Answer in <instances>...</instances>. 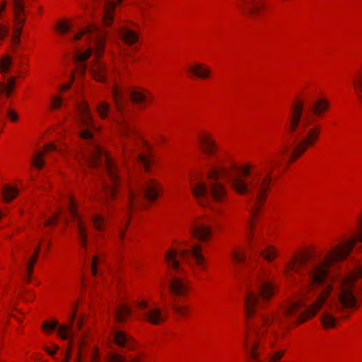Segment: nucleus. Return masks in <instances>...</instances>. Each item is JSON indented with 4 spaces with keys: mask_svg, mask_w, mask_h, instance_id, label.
I'll return each mask as SVG.
<instances>
[{
    "mask_svg": "<svg viewBox=\"0 0 362 362\" xmlns=\"http://www.w3.org/2000/svg\"><path fill=\"white\" fill-rule=\"evenodd\" d=\"M357 237L344 241L327 255L295 257L286 266V273H297L305 289L318 293L316 301L301 310L299 302H291L284 317L292 323H302L320 310L333 292L337 296V310L354 311L362 303V215L358 223Z\"/></svg>",
    "mask_w": 362,
    "mask_h": 362,
    "instance_id": "1",
    "label": "nucleus"
},
{
    "mask_svg": "<svg viewBox=\"0 0 362 362\" xmlns=\"http://www.w3.org/2000/svg\"><path fill=\"white\" fill-rule=\"evenodd\" d=\"M240 171L244 175L249 176L251 173L250 166L239 168L235 164H231L228 167L218 165L213 168L208 174L207 184L198 182L192 187V193L198 203L202 206H209L212 200L217 203L221 202L227 196L226 189L220 181L221 178L224 177L236 192L240 194L248 193L252 195L251 200L254 203L250 213L253 218L266 200L267 192L272 180L271 173L268 172L263 176L262 170L257 169L256 173L250 180L246 182L238 175ZM249 226L252 229V219L250 221Z\"/></svg>",
    "mask_w": 362,
    "mask_h": 362,
    "instance_id": "2",
    "label": "nucleus"
},
{
    "mask_svg": "<svg viewBox=\"0 0 362 362\" xmlns=\"http://www.w3.org/2000/svg\"><path fill=\"white\" fill-rule=\"evenodd\" d=\"M78 123L81 131V137L90 141V146L82 153V159L89 167L97 168L100 172L105 173L109 180H103L102 182V200L107 206L110 201L114 199L116 189L119 184V175L117 166L115 161L93 140L92 130L94 129L93 120L90 112L88 105L83 102L78 106Z\"/></svg>",
    "mask_w": 362,
    "mask_h": 362,
    "instance_id": "3",
    "label": "nucleus"
},
{
    "mask_svg": "<svg viewBox=\"0 0 362 362\" xmlns=\"http://www.w3.org/2000/svg\"><path fill=\"white\" fill-rule=\"evenodd\" d=\"M258 293L249 291L245 299V312L247 318L257 315L256 320L247 322L248 329L256 337L261 334L259 327L269 325L274 322L281 324V317H276L272 315H265L258 313L257 310L262 307V301L269 300L274 295L275 286L269 276L265 274H258L255 279Z\"/></svg>",
    "mask_w": 362,
    "mask_h": 362,
    "instance_id": "4",
    "label": "nucleus"
},
{
    "mask_svg": "<svg viewBox=\"0 0 362 362\" xmlns=\"http://www.w3.org/2000/svg\"><path fill=\"white\" fill-rule=\"evenodd\" d=\"M303 108L302 101H298L291 107L288 128L293 139L294 148L290 153V162L296 160L309 146L313 145L320 134L319 125L310 129L305 134L307 127L313 124L314 119L310 115L303 117Z\"/></svg>",
    "mask_w": 362,
    "mask_h": 362,
    "instance_id": "5",
    "label": "nucleus"
},
{
    "mask_svg": "<svg viewBox=\"0 0 362 362\" xmlns=\"http://www.w3.org/2000/svg\"><path fill=\"white\" fill-rule=\"evenodd\" d=\"M178 255L185 262L190 264L189 257H192L197 264L203 266L204 257L202 255V247L199 245H194L191 249H185L180 252L175 250H169L166 252L165 260L169 269L172 270L170 274V289L172 293L177 297H182L187 295L190 291L189 282L184 279L177 276L175 274L184 272L183 268L178 260Z\"/></svg>",
    "mask_w": 362,
    "mask_h": 362,
    "instance_id": "6",
    "label": "nucleus"
},
{
    "mask_svg": "<svg viewBox=\"0 0 362 362\" xmlns=\"http://www.w3.org/2000/svg\"><path fill=\"white\" fill-rule=\"evenodd\" d=\"M160 194V185L154 179H146L138 184L135 189L129 188L126 209L128 214L142 206L144 199L155 201Z\"/></svg>",
    "mask_w": 362,
    "mask_h": 362,
    "instance_id": "7",
    "label": "nucleus"
},
{
    "mask_svg": "<svg viewBox=\"0 0 362 362\" xmlns=\"http://www.w3.org/2000/svg\"><path fill=\"white\" fill-rule=\"evenodd\" d=\"M106 33L94 25H89L80 30L74 37V40H78L85 38L93 42L95 55L99 57L104 50Z\"/></svg>",
    "mask_w": 362,
    "mask_h": 362,
    "instance_id": "8",
    "label": "nucleus"
},
{
    "mask_svg": "<svg viewBox=\"0 0 362 362\" xmlns=\"http://www.w3.org/2000/svg\"><path fill=\"white\" fill-rule=\"evenodd\" d=\"M14 9V23L13 33L11 37V42L13 45H18L20 42V36L22 31V27L25 22L24 6L22 0H13Z\"/></svg>",
    "mask_w": 362,
    "mask_h": 362,
    "instance_id": "9",
    "label": "nucleus"
},
{
    "mask_svg": "<svg viewBox=\"0 0 362 362\" xmlns=\"http://www.w3.org/2000/svg\"><path fill=\"white\" fill-rule=\"evenodd\" d=\"M69 210L71 216L77 220L78 234L80 238L81 246L85 251L87 249V229L83 225L81 219L78 218V214L75 209L74 202L71 198H69Z\"/></svg>",
    "mask_w": 362,
    "mask_h": 362,
    "instance_id": "10",
    "label": "nucleus"
},
{
    "mask_svg": "<svg viewBox=\"0 0 362 362\" xmlns=\"http://www.w3.org/2000/svg\"><path fill=\"white\" fill-rule=\"evenodd\" d=\"M240 7L249 16L255 17L263 9V0H243Z\"/></svg>",
    "mask_w": 362,
    "mask_h": 362,
    "instance_id": "11",
    "label": "nucleus"
},
{
    "mask_svg": "<svg viewBox=\"0 0 362 362\" xmlns=\"http://www.w3.org/2000/svg\"><path fill=\"white\" fill-rule=\"evenodd\" d=\"M113 339L115 343L120 347L126 348L129 350H132L134 348V339L123 331H115L113 335Z\"/></svg>",
    "mask_w": 362,
    "mask_h": 362,
    "instance_id": "12",
    "label": "nucleus"
},
{
    "mask_svg": "<svg viewBox=\"0 0 362 362\" xmlns=\"http://www.w3.org/2000/svg\"><path fill=\"white\" fill-rule=\"evenodd\" d=\"M76 317V310L74 313L70 316V325H62L58 327V334L62 339L72 340L75 337L74 329V321Z\"/></svg>",
    "mask_w": 362,
    "mask_h": 362,
    "instance_id": "13",
    "label": "nucleus"
},
{
    "mask_svg": "<svg viewBox=\"0 0 362 362\" xmlns=\"http://www.w3.org/2000/svg\"><path fill=\"white\" fill-rule=\"evenodd\" d=\"M145 320L153 325H158L166 319V316L162 314L159 308H153L142 313Z\"/></svg>",
    "mask_w": 362,
    "mask_h": 362,
    "instance_id": "14",
    "label": "nucleus"
},
{
    "mask_svg": "<svg viewBox=\"0 0 362 362\" xmlns=\"http://www.w3.org/2000/svg\"><path fill=\"white\" fill-rule=\"evenodd\" d=\"M192 235L202 241L209 240L211 230L209 227L204 225L203 223H197L191 230Z\"/></svg>",
    "mask_w": 362,
    "mask_h": 362,
    "instance_id": "15",
    "label": "nucleus"
},
{
    "mask_svg": "<svg viewBox=\"0 0 362 362\" xmlns=\"http://www.w3.org/2000/svg\"><path fill=\"white\" fill-rule=\"evenodd\" d=\"M90 71L91 73V75L95 80L101 82L105 81L106 66L100 60L95 61L91 65Z\"/></svg>",
    "mask_w": 362,
    "mask_h": 362,
    "instance_id": "16",
    "label": "nucleus"
},
{
    "mask_svg": "<svg viewBox=\"0 0 362 362\" xmlns=\"http://www.w3.org/2000/svg\"><path fill=\"white\" fill-rule=\"evenodd\" d=\"M115 7L116 3L112 0H107L105 3L103 23L105 26H109L112 24Z\"/></svg>",
    "mask_w": 362,
    "mask_h": 362,
    "instance_id": "17",
    "label": "nucleus"
},
{
    "mask_svg": "<svg viewBox=\"0 0 362 362\" xmlns=\"http://www.w3.org/2000/svg\"><path fill=\"white\" fill-rule=\"evenodd\" d=\"M92 52V48L88 49L84 52H81L78 50L76 52L75 60L77 62V69L81 74H83L85 73L86 66L84 62L91 55Z\"/></svg>",
    "mask_w": 362,
    "mask_h": 362,
    "instance_id": "18",
    "label": "nucleus"
},
{
    "mask_svg": "<svg viewBox=\"0 0 362 362\" xmlns=\"http://www.w3.org/2000/svg\"><path fill=\"white\" fill-rule=\"evenodd\" d=\"M189 71L201 78H206L211 74V70L209 67L204 64L199 63L189 67Z\"/></svg>",
    "mask_w": 362,
    "mask_h": 362,
    "instance_id": "19",
    "label": "nucleus"
},
{
    "mask_svg": "<svg viewBox=\"0 0 362 362\" xmlns=\"http://www.w3.org/2000/svg\"><path fill=\"white\" fill-rule=\"evenodd\" d=\"M258 344L257 342H256L255 340L252 339L250 336H247L246 339L245 340V347L247 349V351L248 352V354H250L252 359H253L255 362H262L261 361L258 360V354L257 352V347Z\"/></svg>",
    "mask_w": 362,
    "mask_h": 362,
    "instance_id": "20",
    "label": "nucleus"
},
{
    "mask_svg": "<svg viewBox=\"0 0 362 362\" xmlns=\"http://www.w3.org/2000/svg\"><path fill=\"white\" fill-rule=\"evenodd\" d=\"M118 33L122 40L128 45H132L138 40V35L132 30L121 28Z\"/></svg>",
    "mask_w": 362,
    "mask_h": 362,
    "instance_id": "21",
    "label": "nucleus"
},
{
    "mask_svg": "<svg viewBox=\"0 0 362 362\" xmlns=\"http://www.w3.org/2000/svg\"><path fill=\"white\" fill-rule=\"evenodd\" d=\"M352 83L356 95L362 103V68L356 73Z\"/></svg>",
    "mask_w": 362,
    "mask_h": 362,
    "instance_id": "22",
    "label": "nucleus"
},
{
    "mask_svg": "<svg viewBox=\"0 0 362 362\" xmlns=\"http://www.w3.org/2000/svg\"><path fill=\"white\" fill-rule=\"evenodd\" d=\"M16 83L15 77L4 78L1 79V95H6V97H9L13 92Z\"/></svg>",
    "mask_w": 362,
    "mask_h": 362,
    "instance_id": "23",
    "label": "nucleus"
},
{
    "mask_svg": "<svg viewBox=\"0 0 362 362\" xmlns=\"http://www.w3.org/2000/svg\"><path fill=\"white\" fill-rule=\"evenodd\" d=\"M1 200L8 202L13 199L18 194V189L9 185L1 186Z\"/></svg>",
    "mask_w": 362,
    "mask_h": 362,
    "instance_id": "24",
    "label": "nucleus"
},
{
    "mask_svg": "<svg viewBox=\"0 0 362 362\" xmlns=\"http://www.w3.org/2000/svg\"><path fill=\"white\" fill-rule=\"evenodd\" d=\"M112 96L117 111L119 113H122L125 101L124 95L118 87L115 86L113 88Z\"/></svg>",
    "mask_w": 362,
    "mask_h": 362,
    "instance_id": "25",
    "label": "nucleus"
},
{
    "mask_svg": "<svg viewBox=\"0 0 362 362\" xmlns=\"http://www.w3.org/2000/svg\"><path fill=\"white\" fill-rule=\"evenodd\" d=\"M200 143L206 153L213 154L216 151V146L213 139L209 136H204L200 139Z\"/></svg>",
    "mask_w": 362,
    "mask_h": 362,
    "instance_id": "26",
    "label": "nucleus"
},
{
    "mask_svg": "<svg viewBox=\"0 0 362 362\" xmlns=\"http://www.w3.org/2000/svg\"><path fill=\"white\" fill-rule=\"evenodd\" d=\"M329 104L327 100L323 98L317 100L313 105V112L318 116L325 112L329 107Z\"/></svg>",
    "mask_w": 362,
    "mask_h": 362,
    "instance_id": "27",
    "label": "nucleus"
},
{
    "mask_svg": "<svg viewBox=\"0 0 362 362\" xmlns=\"http://www.w3.org/2000/svg\"><path fill=\"white\" fill-rule=\"evenodd\" d=\"M321 322L325 328H332L337 323V318L331 313L325 312L321 316Z\"/></svg>",
    "mask_w": 362,
    "mask_h": 362,
    "instance_id": "28",
    "label": "nucleus"
},
{
    "mask_svg": "<svg viewBox=\"0 0 362 362\" xmlns=\"http://www.w3.org/2000/svg\"><path fill=\"white\" fill-rule=\"evenodd\" d=\"M122 134L124 137L129 139L132 136H136V132L134 127L128 122H124L121 126Z\"/></svg>",
    "mask_w": 362,
    "mask_h": 362,
    "instance_id": "29",
    "label": "nucleus"
},
{
    "mask_svg": "<svg viewBox=\"0 0 362 362\" xmlns=\"http://www.w3.org/2000/svg\"><path fill=\"white\" fill-rule=\"evenodd\" d=\"M259 254L268 262H272L277 255L276 250L273 246H268L266 249L261 250Z\"/></svg>",
    "mask_w": 362,
    "mask_h": 362,
    "instance_id": "30",
    "label": "nucleus"
},
{
    "mask_svg": "<svg viewBox=\"0 0 362 362\" xmlns=\"http://www.w3.org/2000/svg\"><path fill=\"white\" fill-rule=\"evenodd\" d=\"M131 313L130 308L127 305H121L116 311V318L119 322H122Z\"/></svg>",
    "mask_w": 362,
    "mask_h": 362,
    "instance_id": "31",
    "label": "nucleus"
},
{
    "mask_svg": "<svg viewBox=\"0 0 362 362\" xmlns=\"http://www.w3.org/2000/svg\"><path fill=\"white\" fill-rule=\"evenodd\" d=\"M97 111L100 117L105 119L110 111V105L106 102H102L97 106Z\"/></svg>",
    "mask_w": 362,
    "mask_h": 362,
    "instance_id": "32",
    "label": "nucleus"
},
{
    "mask_svg": "<svg viewBox=\"0 0 362 362\" xmlns=\"http://www.w3.org/2000/svg\"><path fill=\"white\" fill-rule=\"evenodd\" d=\"M134 158L138 160V161L142 164L144 165V167L145 168V170L146 171H148L149 170V167L151 164V158L146 156V155H144L143 153H140V154H138V155H135L134 156Z\"/></svg>",
    "mask_w": 362,
    "mask_h": 362,
    "instance_id": "33",
    "label": "nucleus"
},
{
    "mask_svg": "<svg viewBox=\"0 0 362 362\" xmlns=\"http://www.w3.org/2000/svg\"><path fill=\"white\" fill-rule=\"evenodd\" d=\"M12 63L11 57L8 54L6 55H1V73L2 72H7Z\"/></svg>",
    "mask_w": 362,
    "mask_h": 362,
    "instance_id": "34",
    "label": "nucleus"
},
{
    "mask_svg": "<svg viewBox=\"0 0 362 362\" xmlns=\"http://www.w3.org/2000/svg\"><path fill=\"white\" fill-rule=\"evenodd\" d=\"M130 97L135 103H141L146 100V95L138 90H133L130 93Z\"/></svg>",
    "mask_w": 362,
    "mask_h": 362,
    "instance_id": "35",
    "label": "nucleus"
},
{
    "mask_svg": "<svg viewBox=\"0 0 362 362\" xmlns=\"http://www.w3.org/2000/svg\"><path fill=\"white\" fill-rule=\"evenodd\" d=\"M32 163L36 168L41 169L45 165L43 153L42 152L37 153L33 158Z\"/></svg>",
    "mask_w": 362,
    "mask_h": 362,
    "instance_id": "36",
    "label": "nucleus"
},
{
    "mask_svg": "<svg viewBox=\"0 0 362 362\" xmlns=\"http://www.w3.org/2000/svg\"><path fill=\"white\" fill-rule=\"evenodd\" d=\"M92 221L93 226L95 229L101 230L103 229V225L105 222L104 217L100 214H95L92 217Z\"/></svg>",
    "mask_w": 362,
    "mask_h": 362,
    "instance_id": "37",
    "label": "nucleus"
},
{
    "mask_svg": "<svg viewBox=\"0 0 362 362\" xmlns=\"http://www.w3.org/2000/svg\"><path fill=\"white\" fill-rule=\"evenodd\" d=\"M172 308L177 315L180 316H186L188 311V308L186 305H180L177 303H173Z\"/></svg>",
    "mask_w": 362,
    "mask_h": 362,
    "instance_id": "38",
    "label": "nucleus"
},
{
    "mask_svg": "<svg viewBox=\"0 0 362 362\" xmlns=\"http://www.w3.org/2000/svg\"><path fill=\"white\" fill-rule=\"evenodd\" d=\"M288 151V148L287 146H284V148L280 152V158H274V159L269 160L268 162V165L269 168H273L275 164H280L281 163V157L284 156V154Z\"/></svg>",
    "mask_w": 362,
    "mask_h": 362,
    "instance_id": "39",
    "label": "nucleus"
},
{
    "mask_svg": "<svg viewBox=\"0 0 362 362\" xmlns=\"http://www.w3.org/2000/svg\"><path fill=\"white\" fill-rule=\"evenodd\" d=\"M39 254V248H37L34 254V255L29 259L27 265V272L29 276L32 274L33 266L37 260V256Z\"/></svg>",
    "mask_w": 362,
    "mask_h": 362,
    "instance_id": "40",
    "label": "nucleus"
},
{
    "mask_svg": "<svg viewBox=\"0 0 362 362\" xmlns=\"http://www.w3.org/2000/svg\"><path fill=\"white\" fill-rule=\"evenodd\" d=\"M233 259L238 263H242L246 258L244 251H233L232 253Z\"/></svg>",
    "mask_w": 362,
    "mask_h": 362,
    "instance_id": "41",
    "label": "nucleus"
},
{
    "mask_svg": "<svg viewBox=\"0 0 362 362\" xmlns=\"http://www.w3.org/2000/svg\"><path fill=\"white\" fill-rule=\"evenodd\" d=\"M285 354V350L274 351L269 358V362H279Z\"/></svg>",
    "mask_w": 362,
    "mask_h": 362,
    "instance_id": "42",
    "label": "nucleus"
},
{
    "mask_svg": "<svg viewBox=\"0 0 362 362\" xmlns=\"http://www.w3.org/2000/svg\"><path fill=\"white\" fill-rule=\"evenodd\" d=\"M57 28L59 32L66 33L71 29V25L67 22L60 21L58 23Z\"/></svg>",
    "mask_w": 362,
    "mask_h": 362,
    "instance_id": "43",
    "label": "nucleus"
},
{
    "mask_svg": "<svg viewBox=\"0 0 362 362\" xmlns=\"http://www.w3.org/2000/svg\"><path fill=\"white\" fill-rule=\"evenodd\" d=\"M59 324L57 321L54 320L52 322H49L47 321H45L42 325V328L45 330H54L57 327H58Z\"/></svg>",
    "mask_w": 362,
    "mask_h": 362,
    "instance_id": "44",
    "label": "nucleus"
},
{
    "mask_svg": "<svg viewBox=\"0 0 362 362\" xmlns=\"http://www.w3.org/2000/svg\"><path fill=\"white\" fill-rule=\"evenodd\" d=\"M133 148L125 141L122 142V153L124 158L126 159L132 153Z\"/></svg>",
    "mask_w": 362,
    "mask_h": 362,
    "instance_id": "45",
    "label": "nucleus"
},
{
    "mask_svg": "<svg viewBox=\"0 0 362 362\" xmlns=\"http://www.w3.org/2000/svg\"><path fill=\"white\" fill-rule=\"evenodd\" d=\"M109 362H126V361L121 355L115 354L110 356Z\"/></svg>",
    "mask_w": 362,
    "mask_h": 362,
    "instance_id": "46",
    "label": "nucleus"
},
{
    "mask_svg": "<svg viewBox=\"0 0 362 362\" xmlns=\"http://www.w3.org/2000/svg\"><path fill=\"white\" fill-rule=\"evenodd\" d=\"M280 334L277 333L276 331L272 332V338L273 339L270 341V346L274 348L275 346V344L280 339Z\"/></svg>",
    "mask_w": 362,
    "mask_h": 362,
    "instance_id": "47",
    "label": "nucleus"
},
{
    "mask_svg": "<svg viewBox=\"0 0 362 362\" xmlns=\"http://www.w3.org/2000/svg\"><path fill=\"white\" fill-rule=\"evenodd\" d=\"M62 105V100L59 98H53L51 104V107L52 109H58Z\"/></svg>",
    "mask_w": 362,
    "mask_h": 362,
    "instance_id": "48",
    "label": "nucleus"
},
{
    "mask_svg": "<svg viewBox=\"0 0 362 362\" xmlns=\"http://www.w3.org/2000/svg\"><path fill=\"white\" fill-rule=\"evenodd\" d=\"M98 261V257L95 255L93 256V262H92V273H93V275L95 276L97 274V262Z\"/></svg>",
    "mask_w": 362,
    "mask_h": 362,
    "instance_id": "49",
    "label": "nucleus"
},
{
    "mask_svg": "<svg viewBox=\"0 0 362 362\" xmlns=\"http://www.w3.org/2000/svg\"><path fill=\"white\" fill-rule=\"evenodd\" d=\"M1 41H2L4 37H6V36H8V33H9L8 28L6 25H5L4 24H3V23H1Z\"/></svg>",
    "mask_w": 362,
    "mask_h": 362,
    "instance_id": "50",
    "label": "nucleus"
},
{
    "mask_svg": "<svg viewBox=\"0 0 362 362\" xmlns=\"http://www.w3.org/2000/svg\"><path fill=\"white\" fill-rule=\"evenodd\" d=\"M44 150L45 152H48L50 151H57V147L54 144H47L44 146Z\"/></svg>",
    "mask_w": 362,
    "mask_h": 362,
    "instance_id": "51",
    "label": "nucleus"
},
{
    "mask_svg": "<svg viewBox=\"0 0 362 362\" xmlns=\"http://www.w3.org/2000/svg\"><path fill=\"white\" fill-rule=\"evenodd\" d=\"M59 218V214H56L53 216L50 219L47 221L45 223V226H48L49 225L52 224V223H55Z\"/></svg>",
    "mask_w": 362,
    "mask_h": 362,
    "instance_id": "52",
    "label": "nucleus"
},
{
    "mask_svg": "<svg viewBox=\"0 0 362 362\" xmlns=\"http://www.w3.org/2000/svg\"><path fill=\"white\" fill-rule=\"evenodd\" d=\"M54 351H52L49 347H45V351L50 356H54V354H55L56 351L59 349L58 346L56 345V344H54Z\"/></svg>",
    "mask_w": 362,
    "mask_h": 362,
    "instance_id": "53",
    "label": "nucleus"
},
{
    "mask_svg": "<svg viewBox=\"0 0 362 362\" xmlns=\"http://www.w3.org/2000/svg\"><path fill=\"white\" fill-rule=\"evenodd\" d=\"M137 306L140 310H144L148 308V303L146 301L141 300L138 303Z\"/></svg>",
    "mask_w": 362,
    "mask_h": 362,
    "instance_id": "54",
    "label": "nucleus"
},
{
    "mask_svg": "<svg viewBox=\"0 0 362 362\" xmlns=\"http://www.w3.org/2000/svg\"><path fill=\"white\" fill-rule=\"evenodd\" d=\"M8 115L12 121H16L18 119V115L13 110H8Z\"/></svg>",
    "mask_w": 362,
    "mask_h": 362,
    "instance_id": "55",
    "label": "nucleus"
},
{
    "mask_svg": "<svg viewBox=\"0 0 362 362\" xmlns=\"http://www.w3.org/2000/svg\"><path fill=\"white\" fill-rule=\"evenodd\" d=\"M70 87H71V83H66V84L62 85L61 87V89L63 90H68Z\"/></svg>",
    "mask_w": 362,
    "mask_h": 362,
    "instance_id": "56",
    "label": "nucleus"
},
{
    "mask_svg": "<svg viewBox=\"0 0 362 362\" xmlns=\"http://www.w3.org/2000/svg\"><path fill=\"white\" fill-rule=\"evenodd\" d=\"M81 325H82V320L79 319L78 321L77 322L76 325V328L78 329H80L81 328Z\"/></svg>",
    "mask_w": 362,
    "mask_h": 362,
    "instance_id": "57",
    "label": "nucleus"
},
{
    "mask_svg": "<svg viewBox=\"0 0 362 362\" xmlns=\"http://www.w3.org/2000/svg\"><path fill=\"white\" fill-rule=\"evenodd\" d=\"M98 359V356L96 354H93L91 358V362H96Z\"/></svg>",
    "mask_w": 362,
    "mask_h": 362,
    "instance_id": "58",
    "label": "nucleus"
},
{
    "mask_svg": "<svg viewBox=\"0 0 362 362\" xmlns=\"http://www.w3.org/2000/svg\"><path fill=\"white\" fill-rule=\"evenodd\" d=\"M6 7V3L4 1H1V12L3 11V10Z\"/></svg>",
    "mask_w": 362,
    "mask_h": 362,
    "instance_id": "59",
    "label": "nucleus"
},
{
    "mask_svg": "<svg viewBox=\"0 0 362 362\" xmlns=\"http://www.w3.org/2000/svg\"><path fill=\"white\" fill-rule=\"evenodd\" d=\"M119 236H120L121 239H123L124 237V231H121L120 234H119Z\"/></svg>",
    "mask_w": 362,
    "mask_h": 362,
    "instance_id": "60",
    "label": "nucleus"
},
{
    "mask_svg": "<svg viewBox=\"0 0 362 362\" xmlns=\"http://www.w3.org/2000/svg\"><path fill=\"white\" fill-rule=\"evenodd\" d=\"M128 223H129V221H127V223H126V225H125V228L127 227V226H128Z\"/></svg>",
    "mask_w": 362,
    "mask_h": 362,
    "instance_id": "61",
    "label": "nucleus"
},
{
    "mask_svg": "<svg viewBox=\"0 0 362 362\" xmlns=\"http://www.w3.org/2000/svg\"><path fill=\"white\" fill-rule=\"evenodd\" d=\"M117 3H120L122 1V0H117Z\"/></svg>",
    "mask_w": 362,
    "mask_h": 362,
    "instance_id": "62",
    "label": "nucleus"
},
{
    "mask_svg": "<svg viewBox=\"0 0 362 362\" xmlns=\"http://www.w3.org/2000/svg\"><path fill=\"white\" fill-rule=\"evenodd\" d=\"M1 217L3 216V211H1Z\"/></svg>",
    "mask_w": 362,
    "mask_h": 362,
    "instance_id": "63",
    "label": "nucleus"
},
{
    "mask_svg": "<svg viewBox=\"0 0 362 362\" xmlns=\"http://www.w3.org/2000/svg\"><path fill=\"white\" fill-rule=\"evenodd\" d=\"M132 362H136L135 359H134Z\"/></svg>",
    "mask_w": 362,
    "mask_h": 362,
    "instance_id": "64",
    "label": "nucleus"
}]
</instances>
